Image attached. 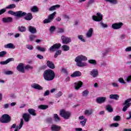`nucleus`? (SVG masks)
I'll return each mask as SVG.
<instances>
[{"mask_svg":"<svg viewBox=\"0 0 131 131\" xmlns=\"http://www.w3.org/2000/svg\"><path fill=\"white\" fill-rule=\"evenodd\" d=\"M4 47L6 49H15V46L12 43H9L7 45H5Z\"/></svg>","mask_w":131,"mask_h":131,"instance_id":"29","label":"nucleus"},{"mask_svg":"<svg viewBox=\"0 0 131 131\" xmlns=\"http://www.w3.org/2000/svg\"><path fill=\"white\" fill-rule=\"evenodd\" d=\"M23 118L26 122H28L30 120V118H31L30 116V114L27 113H24L23 114Z\"/></svg>","mask_w":131,"mask_h":131,"instance_id":"14","label":"nucleus"},{"mask_svg":"<svg viewBox=\"0 0 131 131\" xmlns=\"http://www.w3.org/2000/svg\"><path fill=\"white\" fill-rule=\"evenodd\" d=\"M107 3H111L113 5H116L118 3V0H105Z\"/></svg>","mask_w":131,"mask_h":131,"instance_id":"37","label":"nucleus"},{"mask_svg":"<svg viewBox=\"0 0 131 131\" xmlns=\"http://www.w3.org/2000/svg\"><path fill=\"white\" fill-rule=\"evenodd\" d=\"M16 69L17 70H18V71H19V72H21V73H24L25 72V70H24V63H19L16 67Z\"/></svg>","mask_w":131,"mask_h":131,"instance_id":"12","label":"nucleus"},{"mask_svg":"<svg viewBox=\"0 0 131 131\" xmlns=\"http://www.w3.org/2000/svg\"><path fill=\"white\" fill-rule=\"evenodd\" d=\"M100 25L101 27H102V28H107L108 27V25L104 24L102 21L100 23Z\"/></svg>","mask_w":131,"mask_h":131,"instance_id":"45","label":"nucleus"},{"mask_svg":"<svg viewBox=\"0 0 131 131\" xmlns=\"http://www.w3.org/2000/svg\"><path fill=\"white\" fill-rule=\"evenodd\" d=\"M89 92L88 90H85L84 91L82 92V96L83 97H88V96L89 95Z\"/></svg>","mask_w":131,"mask_h":131,"instance_id":"42","label":"nucleus"},{"mask_svg":"<svg viewBox=\"0 0 131 131\" xmlns=\"http://www.w3.org/2000/svg\"><path fill=\"white\" fill-rule=\"evenodd\" d=\"M56 14H57V12H56V11H55L54 12H53V13H52L51 14H50L48 16V19L52 22V21H53V19L55 18V16L56 15Z\"/></svg>","mask_w":131,"mask_h":131,"instance_id":"31","label":"nucleus"},{"mask_svg":"<svg viewBox=\"0 0 131 131\" xmlns=\"http://www.w3.org/2000/svg\"><path fill=\"white\" fill-rule=\"evenodd\" d=\"M55 30H56V27H55L54 26H52L50 27V32H54Z\"/></svg>","mask_w":131,"mask_h":131,"instance_id":"54","label":"nucleus"},{"mask_svg":"<svg viewBox=\"0 0 131 131\" xmlns=\"http://www.w3.org/2000/svg\"><path fill=\"white\" fill-rule=\"evenodd\" d=\"M47 65L51 69H55V64L53 62L48 60L47 62Z\"/></svg>","mask_w":131,"mask_h":131,"instance_id":"21","label":"nucleus"},{"mask_svg":"<svg viewBox=\"0 0 131 131\" xmlns=\"http://www.w3.org/2000/svg\"><path fill=\"white\" fill-rule=\"evenodd\" d=\"M90 74L92 77H97L99 75V71H98L97 69H93L90 72Z\"/></svg>","mask_w":131,"mask_h":131,"instance_id":"15","label":"nucleus"},{"mask_svg":"<svg viewBox=\"0 0 131 131\" xmlns=\"http://www.w3.org/2000/svg\"><path fill=\"white\" fill-rule=\"evenodd\" d=\"M93 112H94V110H93V109L86 110L84 111V114L85 115H88V116H90V115H92L93 114Z\"/></svg>","mask_w":131,"mask_h":131,"instance_id":"27","label":"nucleus"},{"mask_svg":"<svg viewBox=\"0 0 131 131\" xmlns=\"http://www.w3.org/2000/svg\"><path fill=\"white\" fill-rule=\"evenodd\" d=\"M94 32V29L90 28L89 30L87 31V32L85 34V36L87 38H91L92 36H93V33Z\"/></svg>","mask_w":131,"mask_h":131,"instance_id":"13","label":"nucleus"},{"mask_svg":"<svg viewBox=\"0 0 131 131\" xmlns=\"http://www.w3.org/2000/svg\"><path fill=\"white\" fill-rule=\"evenodd\" d=\"M14 58H10L7 59L6 61H1L0 64L1 65H7L8 63H10V62H12V61H14Z\"/></svg>","mask_w":131,"mask_h":131,"instance_id":"20","label":"nucleus"},{"mask_svg":"<svg viewBox=\"0 0 131 131\" xmlns=\"http://www.w3.org/2000/svg\"><path fill=\"white\" fill-rule=\"evenodd\" d=\"M92 19L96 22H101L103 20V15L101 13L98 12L96 14V15H93Z\"/></svg>","mask_w":131,"mask_h":131,"instance_id":"7","label":"nucleus"},{"mask_svg":"<svg viewBox=\"0 0 131 131\" xmlns=\"http://www.w3.org/2000/svg\"><path fill=\"white\" fill-rule=\"evenodd\" d=\"M82 84L83 83L81 81L76 82L75 83V90H79V89H80V88L82 86Z\"/></svg>","mask_w":131,"mask_h":131,"instance_id":"19","label":"nucleus"},{"mask_svg":"<svg viewBox=\"0 0 131 131\" xmlns=\"http://www.w3.org/2000/svg\"><path fill=\"white\" fill-rule=\"evenodd\" d=\"M71 77H76L78 76H81V73L79 71H75L72 75H71Z\"/></svg>","mask_w":131,"mask_h":131,"instance_id":"26","label":"nucleus"},{"mask_svg":"<svg viewBox=\"0 0 131 131\" xmlns=\"http://www.w3.org/2000/svg\"><path fill=\"white\" fill-rule=\"evenodd\" d=\"M31 11L33 13H36L39 11V9L37 8V6H33L31 9Z\"/></svg>","mask_w":131,"mask_h":131,"instance_id":"35","label":"nucleus"},{"mask_svg":"<svg viewBox=\"0 0 131 131\" xmlns=\"http://www.w3.org/2000/svg\"><path fill=\"white\" fill-rule=\"evenodd\" d=\"M127 82H130L131 81V75L128 76L126 78Z\"/></svg>","mask_w":131,"mask_h":131,"instance_id":"62","label":"nucleus"},{"mask_svg":"<svg viewBox=\"0 0 131 131\" xmlns=\"http://www.w3.org/2000/svg\"><path fill=\"white\" fill-rule=\"evenodd\" d=\"M89 64H92V65H97V61L95 59H90L88 60Z\"/></svg>","mask_w":131,"mask_h":131,"instance_id":"40","label":"nucleus"},{"mask_svg":"<svg viewBox=\"0 0 131 131\" xmlns=\"http://www.w3.org/2000/svg\"><path fill=\"white\" fill-rule=\"evenodd\" d=\"M120 119H121V117H120V116H116L113 118L114 121H120Z\"/></svg>","mask_w":131,"mask_h":131,"instance_id":"43","label":"nucleus"},{"mask_svg":"<svg viewBox=\"0 0 131 131\" xmlns=\"http://www.w3.org/2000/svg\"><path fill=\"white\" fill-rule=\"evenodd\" d=\"M95 3V0H89L88 2V7L91 6V5H93Z\"/></svg>","mask_w":131,"mask_h":131,"instance_id":"53","label":"nucleus"},{"mask_svg":"<svg viewBox=\"0 0 131 131\" xmlns=\"http://www.w3.org/2000/svg\"><path fill=\"white\" fill-rule=\"evenodd\" d=\"M131 98H129L126 99L124 103H123L122 105L124 106V107L122 108V111L123 112H125L126 110H127V108H129V106L131 105Z\"/></svg>","mask_w":131,"mask_h":131,"instance_id":"6","label":"nucleus"},{"mask_svg":"<svg viewBox=\"0 0 131 131\" xmlns=\"http://www.w3.org/2000/svg\"><path fill=\"white\" fill-rule=\"evenodd\" d=\"M31 86L32 89L37 90L38 91H42L43 90V88L37 83H33Z\"/></svg>","mask_w":131,"mask_h":131,"instance_id":"11","label":"nucleus"},{"mask_svg":"<svg viewBox=\"0 0 131 131\" xmlns=\"http://www.w3.org/2000/svg\"><path fill=\"white\" fill-rule=\"evenodd\" d=\"M36 49L38 51H39V52H46V49L45 48L40 47L39 46L37 47Z\"/></svg>","mask_w":131,"mask_h":131,"instance_id":"44","label":"nucleus"},{"mask_svg":"<svg viewBox=\"0 0 131 131\" xmlns=\"http://www.w3.org/2000/svg\"><path fill=\"white\" fill-rule=\"evenodd\" d=\"M110 99H112L113 100H116V101H117L119 99V95L118 94H111L110 95Z\"/></svg>","mask_w":131,"mask_h":131,"instance_id":"23","label":"nucleus"},{"mask_svg":"<svg viewBox=\"0 0 131 131\" xmlns=\"http://www.w3.org/2000/svg\"><path fill=\"white\" fill-rule=\"evenodd\" d=\"M112 85L114 87V88H118V86H119V85H118V83L114 82L113 83H112Z\"/></svg>","mask_w":131,"mask_h":131,"instance_id":"57","label":"nucleus"},{"mask_svg":"<svg viewBox=\"0 0 131 131\" xmlns=\"http://www.w3.org/2000/svg\"><path fill=\"white\" fill-rule=\"evenodd\" d=\"M53 118L56 122H58V121H60L61 120V119L60 117H59V116L57 114H54L53 115Z\"/></svg>","mask_w":131,"mask_h":131,"instance_id":"34","label":"nucleus"},{"mask_svg":"<svg viewBox=\"0 0 131 131\" xmlns=\"http://www.w3.org/2000/svg\"><path fill=\"white\" fill-rule=\"evenodd\" d=\"M35 37H36V36L34 35H31L29 36V38H30V40L31 41H33V40H34V38H35Z\"/></svg>","mask_w":131,"mask_h":131,"instance_id":"51","label":"nucleus"},{"mask_svg":"<svg viewBox=\"0 0 131 131\" xmlns=\"http://www.w3.org/2000/svg\"><path fill=\"white\" fill-rule=\"evenodd\" d=\"M106 110L108 112H113V108H112V106L109 104L106 106Z\"/></svg>","mask_w":131,"mask_h":131,"instance_id":"39","label":"nucleus"},{"mask_svg":"<svg viewBox=\"0 0 131 131\" xmlns=\"http://www.w3.org/2000/svg\"><path fill=\"white\" fill-rule=\"evenodd\" d=\"M28 31L31 33H32V34H34V33H36L37 32L36 28H34V27H33L32 26L28 27Z\"/></svg>","mask_w":131,"mask_h":131,"instance_id":"17","label":"nucleus"},{"mask_svg":"<svg viewBox=\"0 0 131 131\" xmlns=\"http://www.w3.org/2000/svg\"><path fill=\"white\" fill-rule=\"evenodd\" d=\"M118 81L119 82H120V83H125V82L124 81V80L123 79V78H119L118 79Z\"/></svg>","mask_w":131,"mask_h":131,"instance_id":"58","label":"nucleus"},{"mask_svg":"<svg viewBox=\"0 0 131 131\" xmlns=\"http://www.w3.org/2000/svg\"><path fill=\"white\" fill-rule=\"evenodd\" d=\"M61 53H62V51L61 50L57 51L54 55V58H57L58 56H59V55H61Z\"/></svg>","mask_w":131,"mask_h":131,"instance_id":"48","label":"nucleus"},{"mask_svg":"<svg viewBox=\"0 0 131 131\" xmlns=\"http://www.w3.org/2000/svg\"><path fill=\"white\" fill-rule=\"evenodd\" d=\"M61 72H62L63 73H64L65 74H67L68 73V72H67V70H66V69L65 68H62L61 69Z\"/></svg>","mask_w":131,"mask_h":131,"instance_id":"61","label":"nucleus"},{"mask_svg":"<svg viewBox=\"0 0 131 131\" xmlns=\"http://www.w3.org/2000/svg\"><path fill=\"white\" fill-rule=\"evenodd\" d=\"M15 8H16V4H11L6 7V9L9 10H13Z\"/></svg>","mask_w":131,"mask_h":131,"instance_id":"30","label":"nucleus"},{"mask_svg":"<svg viewBox=\"0 0 131 131\" xmlns=\"http://www.w3.org/2000/svg\"><path fill=\"white\" fill-rule=\"evenodd\" d=\"M61 39L62 41V43H64V45H68V43L71 42V37H70L62 36Z\"/></svg>","mask_w":131,"mask_h":131,"instance_id":"8","label":"nucleus"},{"mask_svg":"<svg viewBox=\"0 0 131 131\" xmlns=\"http://www.w3.org/2000/svg\"><path fill=\"white\" fill-rule=\"evenodd\" d=\"M33 18L32 16V14L31 13H28L27 15L24 17L25 20H27V21H30Z\"/></svg>","mask_w":131,"mask_h":131,"instance_id":"25","label":"nucleus"},{"mask_svg":"<svg viewBox=\"0 0 131 131\" xmlns=\"http://www.w3.org/2000/svg\"><path fill=\"white\" fill-rule=\"evenodd\" d=\"M28 112L31 114V115H33V116H36V111L33 108H29Z\"/></svg>","mask_w":131,"mask_h":131,"instance_id":"24","label":"nucleus"},{"mask_svg":"<svg viewBox=\"0 0 131 131\" xmlns=\"http://www.w3.org/2000/svg\"><path fill=\"white\" fill-rule=\"evenodd\" d=\"M60 47V43H55L49 48V51L50 52H56V50H58Z\"/></svg>","mask_w":131,"mask_h":131,"instance_id":"9","label":"nucleus"},{"mask_svg":"<svg viewBox=\"0 0 131 131\" xmlns=\"http://www.w3.org/2000/svg\"><path fill=\"white\" fill-rule=\"evenodd\" d=\"M59 115L61 117H63L64 119H69L70 116H71V113L65 110H61L60 111Z\"/></svg>","mask_w":131,"mask_h":131,"instance_id":"4","label":"nucleus"},{"mask_svg":"<svg viewBox=\"0 0 131 131\" xmlns=\"http://www.w3.org/2000/svg\"><path fill=\"white\" fill-rule=\"evenodd\" d=\"M61 129V127L57 125H52L51 126V130L52 131H59Z\"/></svg>","mask_w":131,"mask_h":131,"instance_id":"22","label":"nucleus"},{"mask_svg":"<svg viewBox=\"0 0 131 131\" xmlns=\"http://www.w3.org/2000/svg\"><path fill=\"white\" fill-rule=\"evenodd\" d=\"M6 10L7 9H6V7L5 8L0 10V15H2V14H4V13H6V11H7Z\"/></svg>","mask_w":131,"mask_h":131,"instance_id":"59","label":"nucleus"},{"mask_svg":"<svg viewBox=\"0 0 131 131\" xmlns=\"http://www.w3.org/2000/svg\"><path fill=\"white\" fill-rule=\"evenodd\" d=\"M109 52H110V49L101 51V54L102 55L103 57H104V56H106V55H107Z\"/></svg>","mask_w":131,"mask_h":131,"instance_id":"38","label":"nucleus"},{"mask_svg":"<svg viewBox=\"0 0 131 131\" xmlns=\"http://www.w3.org/2000/svg\"><path fill=\"white\" fill-rule=\"evenodd\" d=\"M43 76L45 80L51 81L55 78V72L51 69L47 70L44 72Z\"/></svg>","mask_w":131,"mask_h":131,"instance_id":"2","label":"nucleus"},{"mask_svg":"<svg viewBox=\"0 0 131 131\" xmlns=\"http://www.w3.org/2000/svg\"><path fill=\"white\" fill-rule=\"evenodd\" d=\"M86 121H88V119H84L83 121H80V123L82 126H85Z\"/></svg>","mask_w":131,"mask_h":131,"instance_id":"46","label":"nucleus"},{"mask_svg":"<svg viewBox=\"0 0 131 131\" xmlns=\"http://www.w3.org/2000/svg\"><path fill=\"white\" fill-rule=\"evenodd\" d=\"M17 29L20 32H25L26 31V27L23 26L18 27Z\"/></svg>","mask_w":131,"mask_h":131,"instance_id":"32","label":"nucleus"},{"mask_svg":"<svg viewBox=\"0 0 131 131\" xmlns=\"http://www.w3.org/2000/svg\"><path fill=\"white\" fill-rule=\"evenodd\" d=\"M2 21L4 23H11L13 21V18L11 17H4L2 18Z\"/></svg>","mask_w":131,"mask_h":131,"instance_id":"18","label":"nucleus"},{"mask_svg":"<svg viewBox=\"0 0 131 131\" xmlns=\"http://www.w3.org/2000/svg\"><path fill=\"white\" fill-rule=\"evenodd\" d=\"M0 121L2 123H8L11 121V117L8 114L3 115L0 119Z\"/></svg>","mask_w":131,"mask_h":131,"instance_id":"5","label":"nucleus"},{"mask_svg":"<svg viewBox=\"0 0 131 131\" xmlns=\"http://www.w3.org/2000/svg\"><path fill=\"white\" fill-rule=\"evenodd\" d=\"M110 127H118L119 124L118 123H114L110 125Z\"/></svg>","mask_w":131,"mask_h":131,"instance_id":"47","label":"nucleus"},{"mask_svg":"<svg viewBox=\"0 0 131 131\" xmlns=\"http://www.w3.org/2000/svg\"><path fill=\"white\" fill-rule=\"evenodd\" d=\"M4 74H5L6 75H12L13 74V71H8V70H4L3 71Z\"/></svg>","mask_w":131,"mask_h":131,"instance_id":"36","label":"nucleus"},{"mask_svg":"<svg viewBox=\"0 0 131 131\" xmlns=\"http://www.w3.org/2000/svg\"><path fill=\"white\" fill-rule=\"evenodd\" d=\"M8 14L12 15V16H15V17H18V18H21V17H24V16H26V15H27L26 12H24L22 11L14 12L12 10H10L8 11Z\"/></svg>","mask_w":131,"mask_h":131,"instance_id":"3","label":"nucleus"},{"mask_svg":"<svg viewBox=\"0 0 131 131\" xmlns=\"http://www.w3.org/2000/svg\"><path fill=\"white\" fill-rule=\"evenodd\" d=\"M63 51H69L70 48L69 47V46H67V45H63L61 47Z\"/></svg>","mask_w":131,"mask_h":131,"instance_id":"41","label":"nucleus"},{"mask_svg":"<svg viewBox=\"0 0 131 131\" xmlns=\"http://www.w3.org/2000/svg\"><path fill=\"white\" fill-rule=\"evenodd\" d=\"M106 100H107V98L105 97H99L96 99V102L98 104H102L103 103H105V102H106Z\"/></svg>","mask_w":131,"mask_h":131,"instance_id":"16","label":"nucleus"},{"mask_svg":"<svg viewBox=\"0 0 131 131\" xmlns=\"http://www.w3.org/2000/svg\"><path fill=\"white\" fill-rule=\"evenodd\" d=\"M26 48L27 49H28V50H30L31 51H32V50H33V46H32V45H27Z\"/></svg>","mask_w":131,"mask_h":131,"instance_id":"52","label":"nucleus"},{"mask_svg":"<svg viewBox=\"0 0 131 131\" xmlns=\"http://www.w3.org/2000/svg\"><path fill=\"white\" fill-rule=\"evenodd\" d=\"M5 55H7V52L2 51L0 52V57H4V56H5Z\"/></svg>","mask_w":131,"mask_h":131,"instance_id":"55","label":"nucleus"},{"mask_svg":"<svg viewBox=\"0 0 131 131\" xmlns=\"http://www.w3.org/2000/svg\"><path fill=\"white\" fill-rule=\"evenodd\" d=\"M59 8H60L59 5H54V6H51L49 9V11H50V12H52V11H55V10H56L57 9H59Z\"/></svg>","mask_w":131,"mask_h":131,"instance_id":"28","label":"nucleus"},{"mask_svg":"<svg viewBox=\"0 0 131 131\" xmlns=\"http://www.w3.org/2000/svg\"><path fill=\"white\" fill-rule=\"evenodd\" d=\"M63 92L59 91L55 95V98H60L61 96H62Z\"/></svg>","mask_w":131,"mask_h":131,"instance_id":"50","label":"nucleus"},{"mask_svg":"<svg viewBox=\"0 0 131 131\" xmlns=\"http://www.w3.org/2000/svg\"><path fill=\"white\" fill-rule=\"evenodd\" d=\"M38 109H41V110H46L49 108V105H40L38 106Z\"/></svg>","mask_w":131,"mask_h":131,"instance_id":"33","label":"nucleus"},{"mask_svg":"<svg viewBox=\"0 0 131 131\" xmlns=\"http://www.w3.org/2000/svg\"><path fill=\"white\" fill-rule=\"evenodd\" d=\"M123 25V23L121 22L118 23H115L112 25V28H113V29L115 30L119 29L122 27Z\"/></svg>","mask_w":131,"mask_h":131,"instance_id":"10","label":"nucleus"},{"mask_svg":"<svg viewBox=\"0 0 131 131\" xmlns=\"http://www.w3.org/2000/svg\"><path fill=\"white\" fill-rule=\"evenodd\" d=\"M51 22H52L49 18L48 19H45L43 21V23L44 24H47V23H51Z\"/></svg>","mask_w":131,"mask_h":131,"instance_id":"56","label":"nucleus"},{"mask_svg":"<svg viewBox=\"0 0 131 131\" xmlns=\"http://www.w3.org/2000/svg\"><path fill=\"white\" fill-rule=\"evenodd\" d=\"M49 95H50V91L49 90H47L44 93L43 96H44V97H46L47 96H49Z\"/></svg>","mask_w":131,"mask_h":131,"instance_id":"60","label":"nucleus"},{"mask_svg":"<svg viewBox=\"0 0 131 131\" xmlns=\"http://www.w3.org/2000/svg\"><path fill=\"white\" fill-rule=\"evenodd\" d=\"M125 52H130L131 51V47H129L126 48L125 50Z\"/></svg>","mask_w":131,"mask_h":131,"instance_id":"64","label":"nucleus"},{"mask_svg":"<svg viewBox=\"0 0 131 131\" xmlns=\"http://www.w3.org/2000/svg\"><path fill=\"white\" fill-rule=\"evenodd\" d=\"M78 38L80 40H81L83 42H85V39H84L83 38V35H80L78 36Z\"/></svg>","mask_w":131,"mask_h":131,"instance_id":"49","label":"nucleus"},{"mask_svg":"<svg viewBox=\"0 0 131 131\" xmlns=\"http://www.w3.org/2000/svg\"><path fill=\"white\" fill-rule=\"evenodd\" d=\"M25 69H33V67H32L29 65H28L25 67Z\"/></svg>","mask_w":131,"mask_h":131,"instance_id":"63","label":"nucleus"},{"mask_svg":"<svg viewBox=\"0 0 131 131\" xmlns=\"http://www.w3.org/2000/svg\"><path fill=\"white\" fill-rule=\"evenodd\" d=\"M88 58L83 55H79L75 58V61L78 67H85L88 66L86 62H82V61H87Z\"/></svg>","mask_w":131,"mask_h":131,"instance_id":"1","label":"nucleus"}]
</instances>
